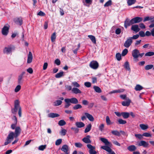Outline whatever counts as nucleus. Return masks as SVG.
<instances>
[{
  "label": "nucleus",
  "instance_id": "f257e3e1",
  "mask_svg": "<svg viewBox=\"0 0 154 154\" xmlns=\"http://www.w3.org/2000/svg\"><path fill=\"white\" fill-rule=\"evenodd\" d=\"M65 103L64 107L65 108H68L71 104H75L73 107L72 109L74 110L81 109L82 106L80 104H78L79 101L75 97H72L70 98H66L64 99Z\"/></svg>",
  "mask_w": 154,
  "mask_h": 154
},
{
  "label": "nucleus",
  "instance_id": "f03ea898",
  "mask_svg": "<svg viewBox=\"0 0 154 154\" xmlns=\"http://www.w3.org/2000/svg\"><path fill=\"white\" fill-rule=\"evenodd\" d=\"M139 37L138 34L134 35L132 37L128 38L124 44V46L126 48H129L133 42V40H136Z\"/></svg>",
  "mask_w": 154,
  "mask_h": 154
},
{
  "label": "nucleus",
  "instance_id": "7ed1b4c3",
  "mask_svg": "<svg viewBox=\"0 0 154 154\" xmlns=\"http://www.w3.org/2000/svg\"><path fill=\"white\" fill-rule=\"evenodd\" d=\"M20 108H21L19 105V102L18 100H16L14 102V108L11 110L12 112L14 114H16L17 110H19Z\"/></svg>",
  "mask_w": 154,
  "mask_h": 154
},
{
  "label": "nucleus",
  "instance_id": "20e7f679",
  "mask_svg": "<svg viewBox=\"0 0 154 154\" xmlns=\"http://www.w3.org/2000/svg\"><path fill=\"white\" fill-rule=\"evenodd\" d=\"M14 133L13 132H11L8 136L7 137V140L5 143V145H8L10 143L11 141L14 139Z\"/></svg>",
  "mask_w": 154,
  "mask_h": 154
},
{
  "label": "nucleus",
  "instance_id": "39448f33",
  "mask_svg": "<svg viewBox=\"0 0 154 154\" xmlns=\"http://www.w3.org/2000/svg\"><path fill=\"white\" fill-rule=\"evenodd\" d=\"M89 66L91 68L95 69L98 68L99 64L96 61H92L90 63Z\"/></svg>",
  "mask_w": 154,
  "mask_h": 154
},
{
  "label": "nucleus",
  "instance_id": "423d86ee",
  "mask_svg": "<svg viewBox=\"0 0 154 154\" xmlns=\"http://www.w3.org/2000/svg\"><path fill=\"white\" fill-rule=\"evenodd\" d=\"M12 49L11 45H8L4 48L3 49V52L4 54H8L11 53Z\"/></svg>",
  "mask_w": 154,
  "mask_h": 154
},
{
  "label": "nucleus",
  "instance_id": "0eeeda50",
  "mask_svg": "<svg viewBox=\"0 0 154 154\" xmlns=\"http://www.w3.org/2000/svg\"><path fill=\"white\" fill-rule=\"evenodd\" d=\"M87 146L89 149V151L90 154H96L97 152L95 150V147L93 146L91 144H88L87 145Z\"/></svg>",
  "mask_w": 154,
  "mask_h": 154
},
{
  "label": "nucleus",
  "instance_id": "6e6552de",
  "mask_svg": "<svg viewBox=\"0 0 154 154\" xmlns=\"http://www.w3.org/2000/svg\"><path fill=\"white\" fill-rule=\"evenodd\" d=\"M101 148L108 152L109 154H116L112 149L109 146H102Z\"/></svg>",
  "mask_w": 154,
  "mask_h": 154
},
{
  "label": "nucleus",
  "instance_id": "1a4fd4ad",
  "mask_svg": "<svg viewBox=\"0 0 154 154\" xmlns=\"http://www.w3.org/2000/svg\"><path fill=\"white\" fill-rule=\"evenodd\" d=\"M21 129L19 127H16L15 128V133H14V137H17L20 133Z\"/></svg>",
  "mask_w": 154,
  "mask_h": 154
},
{
  "label": "nucleus",
  "instance_id": "9d476101",
  "mask_svg": "<svg viewBox=\"0 0 154 154\" xmlns=\"http://www.w3.org/2000/svg\"><path fill=\"white\" fill-rule=\"evenodd\" d=\"M143 20L142 17H136L132 19L131 21L133 22V23H136L141 22Z\"/></svg>",
  "mask_w": 154,
  "mask_h": 154
},
{
  "label": "nucleus",
  "instance_id": "9b49d317",
  "mask_svg": "<svg viewBox=\"0 0 154 154\" xmlns=\"http://www.w3.org/2000/svg\"><path fill=\"white\" fill-rule=\"evenodd\" d=\"M139 51L137 49L133 50L132 52V55L134 59H137L138 57Z\"/></svg>",
  "mask_w": 154,
  "mask_h": 154
},
{
  "label": "nucleus",
  "instance_id": "f8f14e48",
  "mask_svg": "<svg viewBox=\"0 0 154 154\" xmlns=\"http://www.w3.org/2000/svg\"><path fill=\"white\" fill-rule=\"evenodd\" d=\"M9 27L5 26H4L2 29V33L5 35H7L8 32Z\"/></svg>",
  "mask_w": 154,
  "mask_h": 154
},
{
  "label": "nucleus",
  "instance_id": "ddd939ff",
  "mask_svg": "<svg viewBox=\"0 0 154 154\" xmlns=\"http://www.w3.org/2000/svg\"><path fill=\"white\" fill-rule=\"evenodd\" d=\"M90 138L91 136L90 135H87L82 139V141L86 143H91V142L90 140Z\"/></svg>",
  "mask_w": 154,
  "mask_h": 154
},
{
  "label": "nucleus",
  "instance_id": "4468645a",
  "mask_svg": "<svg viewBox=\"0 0 154 154\" xmlns=\"http://www.w3.org/2000/svg\"><path fill=\"white\" fill-rule=\"evenodd\" d=\"M131 21L132 19L130 20L128 19H126L124 23V26L126 28H127V26H129L134 24L133 22H132Z\"/></svg>",
  "mask_w": 154,
  "mask_h": 154
},
{
  "label": "nucleus",
  "instance_id": "2eb2a0df",
  "mask_svg": "<svg viewBox=\"0 0 154 154\" xmlns=\"http://www.w3.org/2000/svg\"><path fill=\"white\" fill-rule=\"evenodd\" d=\"M100 140L103 143H104V144L106 145L105 146H110L111 145V143H110L109 142L107 139L106 138L101 137L100 138Z\"/></svg>",
  "mask_w": 154,
  "mask_h": 154
},
{
  "label": "nucleus",
  "instance_id": "dca6fc26",
  "mask_svg": "<svg viewBox=\"0 0 154 154\" xmlns=\"http://www.w3.org/2000/svg\"><path fill=\"white\" fill-rule=\"evenodd\" d=\"M131 29L135 32H138L140 30V29L139 28V26L137 25H132L131 27Z\"/></svg>",
  "mask_w": 154,
  "mask_h": 154
},
{
  "label": "nucleus",
  "instance_id": "f3484780",
  "mask_svg": "<svg viewBox=\"0 0 154 154\" xmlns=\"http://www.w3.org/2000/svg\"><path fill=\"white\" fill-rule=\"evenodd\" d=\"M14 20L15 23L17 24L21 25L22 24L23 21L21 17L15 18Z\"/></svg>",
  "mask_w": 154,
  "mask_h": 154
},
{
  "label": "nucleus",
  "instance_id": "a211bd4d",
  "mask_svg": "<svg viewBox=\"0 0 154 154\" xmlns=\"http://www.w3.org/2000/svg\"><path fill=\"white\" fill-rule=\"evenodd\" d=\"M139 146H143L144 147H147L149 146L148 143L144 140H141L138 144Z\"/></svg>",
  "mask_w": 154,
  "mask_h": 154
},
{
  "label": "nucleus",
  "instance_id": "6ab92c4d",
  "mask_svg": "<svg viewBox=\"0 0 154 154\" xmlns=\"http://www.w3.org/2000/svg\"><path fill=\"white\" fill-rule=\"evenodd\" d=\"M85 115L89 121L91 122L94 121V118L92 115L87 112L85 113Z\"/></svg>",
  "mask_w": 154,
  "mask_h": 154
},
{
  "label": "nucleus",
  "instance_id": "aec40b11",
  "mask_svg": "<svg viewBox=\"0 0 154 154\" xmlns=\"http://www.w3.org/2000/svg\"><path fill=\"white\" fill-rule=\"evenodd\" d=\"M32 55L31 52L29 51V53L28 56L27 63H30L32 60Z\"/></svg>",
  "mask_w": 154,
  "mask_h": 154
},
{
  "label": "nucleus",
  "instance_id": "412c9836",
  "mask_svg": "<svg viewBox=\"0 0 154 154\" xmlns=\"http://www.w3.org/2000/svg\"><path fill=\"white\" fill-rule=\"evenodd\" d=\"M72 92L75 94L82 93V91L79 89L76 88H73L72 89Z\"/></svg>",
  "mask_w": 154,
  "mask_h": 154
},
{
  "label": "nucleus",
  "instance_id": "4be33fe9",
  "mask_svg": "<svg viewBox=\"0 0 154 154\" xmlns=\"http://www.w3.org/2000/svg\"><path fill=\"white\" fill-rule=\"evenodd\" d=\"M127 101H123L122 102V105L124 106H128L131 102V100L128 98L127 99Z\"/></svg>",
  "mask_w": 154,
  "mask_h": 154
},
{
  "label": "nucleus",
  "instance_id": "5701e85b",
  "mask_svg": "<svg viewBox=\"0 0 154 154\" xmlns=\"http://www.w3.org/2000/svg\"><path fill=\"white\" fill-rule=\"evenodd\" d=\"M76 126L78 128H81L85 126V124L82 122H77L75 123Z\"/></svg>",
  "mask_w": 154,
  "mask_h": 154
},
{
  "label": "nucleus",
  "instance_id": "b1692460",
  "mask_svg": "<svg viewBox=\"0 0 154 154\" xmlns=\"http://www.w3.org/2000/svg\"><path fill=\"white\" fill-rule=\"evenodd\" d=\"M60 115L57 113H51L48 115V117L49 118H54L59 117Z\"/></svg>",
  "mask_w": 154,
  "mask_h": 154
},
{
  "label": "nucleus",
  "instance_id": "393cba45",
  "mask_svg": "<svg viewBox=\"0 0 154 154\" xmlns=\"http://www.w3.org/2000/svg\"><path fill=\"white\" fill-rule=\"evenodd\" d=\"M13 118L14 119V123L11 125V127L12 129H14L16 128V125L17 123V119L15 116H14Z\"/></svg>",
  "mask_w": 154,
  "mask_h": 154
},
{
  "label": "nucleus",
  "instance_id": "a878e982",
  "mask_svg": "<svg viewBox=\"0 0 154 154\" xmlns=\"http://www.w3.org/2000/svg\"><path fill=\"white\" fill-rule=\"evenodd\" d=\"M127 149L129 151L132 152L136 150V147L134 145H132L128 146Z\"/></svg>",
  "mask_w": 154,
  "mask_h": 154
},
{
  "label": "nucleus",
  "instance_id": "bb28decb",
  "mask_svg": "<svg viewBox=\"0 0 154 154\" xmlns=\"http://www.w3.org/2000/svg\"><path fill=\"white\" fill-rule=\"evenodd\" d=\"M124 91V89H119L117 90H114L112 91H111L109 93V94H111L113 93H118L123 92Z\"/></svg>",
  "mask_w": 154,
  "mask_h": 154
},
{
  "label": "nucleus",
  "instance_id": "cd10ccee",
  "mask_svg": "<svg viewBox=\"0 0 154 154\" xmlns=\"http://www.w3.org/2000/svg\"><path fill=\"white\" fill-rule=\"evenodd\" d=\"M121 115L124 119L128 118L130 115V113L127 112H122Z\"/></svg>",
  "mask_w": 154,
  "mask_h": 154
},
{
  "label": "nucleus",
  "instance_id": "c85d7f7f",
  "mask_svg": "<svg viewBox=\"0 0 154 154\" xmlns=\"http://www.w3.org/2000/svg\"><path fill=\"white\" fill-rule=\"evenodd\" d=\"M64 75V72L62 71L57 73L55 75V77L57 78H60Z\"/></svg>",
  "mask_w": 154,
  "mask_h": 154
},
{
  "label": "nucleus",
  "instance_id": "c756f323",
  "mask_svg": "<svg viewBox=\"0 0 154 154\" xmlns=\"http://www.w3.org/2000/svg\"><path fill=\"white\" fill-rule=\"evenodd\" d=\"M139 126L143 130H145L148 128V126L147 125L144 124H140L139 125Z\"/></svg>",
  "mask_w": 154,
  "mask_h": 154
},
{
  "label": "nucleus",
  "instance_id": "7c9ffc66",
  "mask_svg": "<svg viewBox=\"0 0 154 154\" xmlns=\"http://www.w3.org/2000/svg\"><path fill=\"white\" fill-rule=\"evenodd\" d=\"M143 87L140 85H137L135 87V90L136 91H140L142 90Z\"/></svg>",
  "mask_w": 154,
  "mask_h": 154
},
{
  "label": "nucleus",
  "instance_id": "2f4dec72",
  "mask_svg": "<svg viewBox=\"0 0 154 154\" xmlns=\"http://www.w3.org/2000/svg\"><path fill=\"white\" fill-rule=\"evenodd\" d=\"M91 124H89L87 126L85 130V133L89 132L91 129Z\"/></svg>",
  "mask_w": 154,
  "mask_h": 154
},
{
  "label": "nucleus",
  "instance_id": "473e14b6",
  "mask_svg": "<svg viewBox=\"0 0 154 154\" xmlns=\"http://www.w3.org/2000/svg\"><path fill=\"white\" fill-rule=\"evenodd\" d=\"M88 37L91 39L93 43L94 44L96 43V40L95 37L92 35H88Z\"/></svg>",
  "mask_w": 154,
  "mask_h": 154
},
{
  "label": "nucleus",
  "instance_id": "72a5a7b5",
  "mask_svg": "<svg viewBox=\"0 0 154 154\" xmlns=\"http://www.w3.org/2000/svg\"><path fill=\"white\" fill-rule=\"evenodd\" d=\"M93 88L94 90L95 91L97 92L100 93L102 92L101 90L100 89V88L98 86H94L93 87Z\"/></svg>",
  "mask_w": 154,
  "mask_h": 154
},
{
  "label": "nucleus",
  "instance_id": "f704fd0d",
  "mask_svg": "<svg viewBox=\"0 0 154 154\" xmlns=\"http://www.w3.org/2000/svg\"><path fill=\"white\" fill-rule=\"evenodd\" d=\"M111 133L114 135L117 136H120V132H119L117 130H113L112 131Z\"/></svg>",
  "mask_w": 154,
  "mask_h": 154
},
{
  "label": "nucleus",
  "instance_id": "c9c22d12",
  "mask_svg": "<svg viewBox=\"0 0 154 154\" xmlns=\"http://www.w3.org/2000/svg\"><path fill=\"white\" fill-rule=\"evenodd\" d=\"M124 67L127 70L129 71L130 70V68L129 66V63L128 61L125 62L124 64Z\"/></svg>",
  "mask_w": 154,
  "mask_h": 154
},
{
  "label": "nucleus",
  "instance_id": "e433bc0d",
  "mask_svg": "<svg viewBox=\"0 0 154 154\" xmlns=\"http://www.w3.org/2000/svg\"><path fill=\"white\" fill-rule=\"evenodd\" d=\"M56 34L55 32H54L51 35V40L52 42H54L55 41V39L56 38Z\"/></svg>",
  "mask_w": 154,
  "mask_h": 154
},
{
  "label": "nucleus",
  "instance_id": "4c0bfd02",
  "mask_svg": "<svg viewBox=\"0 0 154 154\" xmlns=\"http://www.w3.org/2000/svg\"><path fill=\"white\" fill-rule=\"evenodd\" d=\"M74 88H79L80 87V85L76 82H73L72 83Z\"/></svg>",
  "mask_w": 154,
  "mask_h": 154
},
{
  "label": "nucleus",
  "instance_id": "58836bf2",
  "mask_svg": "<svg viewBox=\"0 0 154 154\" xmlns=\"http://www.w3.org/2000/svg\"><path fill=\"white\" fill-rule=\"evenodd\" d=\"M23 77L22 76V75H19L18 76V82L19 84H21L23 83Z\"/></svg>",
  "mask_w": 154,
  "mask_h": 154
},
{
  "label": "nucleus",
  "instance_id": "ea45409f",
  "mask_svg": "<svg viewBox=\"0 0 154 154\" xmlns=\"http://www.w3.org/2000/svg\"><path fill=\"white\" fill-rule=\"evenodd\" d=\"M136 2V0H128L127 3L128 5L130 6L135 3Z\"/></svg>",
  "mask_w": 154,
  "mask_h": 154
},
{
  "label": "nucleus",
  "instance_id": "a19ab883",
  "mask_svg": "<svg viewBox=\"0 0 154 154\" xmlns=\"http://www.w3.org/2000/svg\"><path fill=\"white\" fill-rule=\"evenodd\" d=\"M58 124L59 125L62 126L66 125V122L63 120H61L59 121Z\"/></svg>",
  "mask_w": 154,
  "mask_h": 154
},
{
  "label": "nucleus",
  "instance_id": "79ce46f5",
  "mask_svg": "<svg viewBox=\"0 0 154 154\" xmlns=\"http://www.w3.org/2000/svg\"><path fill=\"white\" fill-rule=\"evenodd\" d=\"M153 67V65L152 64L148 65L145 67V69L146 70H148L152 69Z\"/></svg>",
  "mask_w": 154,
  "mask_h": 154
},
{
  "label": "nucleus",
  "instance_id": "37998d69",
  "mask_svg": "<svg viewBox=\"0 0 154 154\" xmlns=\"http://www.w3.org/2000/svg\"><path fill=\"white\" fill-rule=\"evenodd\" d=\"M106 122L107 125H110L112 124L108 116L106 117Z\"/></svg>",
  "mask_w": 154,
  "mask_h": 154
},
{
  "label": "nucleus",
  "instance_id": "c03bdc74",
  "mask_svg": "<svg viewBox=\"0 0 154 154\" xmlns=\"http://www.w3.org/2000/svg\"><path fill=\"white\" fill-rule=\"evenodd\" d=\"M62 102L61 101L57 100L54 102V105L55 106H58L62 104Z\"/></svg>",
  "mask_w": 154,
  "mask_h": 154
},
{
  "label": "nucleus",
  "instance_id": "a18cd8bd",
  "mask_svg": "<svg viewBox=\"0 0 154 154\" xmlns=\"http://www.w3.org/2000/svg\"><path fill=\"white\" fill-rule=\"evenodd\" d=\"M154 55V52L149 51L146 53L145 56H151Z\"/></svg>",
  "mask_w": 154,
  "mask_h": 154
},
{
  "label": "nucleus",
  "instance_id": "49530a36",
  "mask_svg": "<svg viewBox=\"0 0 154 154\" xmlns=\"http://www.w3.org/2000/svg\"><path fill=\"white\" fill-rule=\"evenodd\" d=\"M118 122L119 124H125L127 123V122L125 120H123L122 119H119Z\"/></svg>",
  "mask_w": 154,
  "mask_h": 154
},
{
  "label": "nucleus",
  "instance_id": "de8ad7c7",
  "mask_svg": "<svg viewBox=\"0 0 154 154\" xmlns=\"http://www.w3.org/2000/svg\"><path fill=\"white\" fill-rule=\"evenodd\" d=\"M116 57L118 60H120L121 59V54L119 53H117L116 54Z\"/></svg>",
  "mask_w": 154,
  "mask_h": 154
},
{
  "label": "nucleus",
  "instance_id": "09e8293b",
  "mask_svg": "<svg viewBox=\"0 0 154 154\" xmlns=\"http://www.w3.org/2000/svg\"><path fill=\"white\" fill-rule=\"evenodd\" d=\"M143 136L146 137H151L152 136L150 133L147 132H145L143 134Z\"/></svg>",
  "mask_w": 154,
  "mask_h": 154
},
{
  "label": "nucleus",
  "instance_id": "8fccbe9b",
  "mask_svg": "<svg viewBox=\"0 0 154 154\" xmlns=\"http://www.w3.org/2000/svg\"><path fill=\"white\" fill-rule=\"evenodd\" d=\"M111 4L112 1L111 0H109L104 5V6L105 7H108L111 5Z\"/></svg>",
  "mask_w": 154,
  "mask_h": 154
},
{
  "label": "nucleus",
  "instance_id": "3c124183",
  "mask_svg": "<svg viewBox=\"0 0 154 154\" xmlns=\"http://www.w3.org/2000/svg\"><path fill=\"white\" fill-rule=\"evenodd\" d=\"M128 50L125 48L122 51V54L123 56H125L128 53Z\"/></svg>",
  "mask_w": 154,
  "mask_h": 154
},
{
  "label": "nucleus",
  "instance_id": "603ef678",
  "mask_svg": "<svg viewBox=\"0 0 154 154\" xmlns=\"http://www.w3.org/2000/svg\"><path fill=\"white\" fill-rule=\"evenodd\" d=\"M66 132V130L64 129L63 128L60 132V134L61 135L64 136L65 135Z\"/></svg>",
  "mask_w": 154,
  "mask_h": 154
},
{
  "label": "nucleus",
  "instance_id": "864d4df0",
  "mask_svg": "<svg viewBox=\"0 0 154 154\" xmlns=\"http://www.w3.org/2000/svg\"><path fill=\"white\" fill-rule=\"evenodd\" d=\"M135 137L139 139H141L143 137V134H135Z\"/></svg>",
  "mask_w": 154,
  "mask_h": 154
},
{
  "label": "nucleus",
  "instance_id": "5fc2aeb1",
  "mask_svg": "<svg viewBox=\"0 0 154 154\" xmlns=\"http://www.w3.org/2000/svg\"><path fill=\"white\" fill-rule=\"evenodd\" d=\"M62 141V140L61 139L57 140L55 142V145L57 146L60 145Z\"/></svg>",
  "mask_w": 154,
  "mask_h": 154
},
{
  "label": "nucleus",
  "instance_id": "6e6d98bb",
  "mask_svg": "<svg viewBox=\"0 0 154 154\" xmlns=\"http://www.w3.org/2000/svg\"><path fill=\"white\" fill-rule=\"evenodd\" d=\"M21 89V86L20 85H17L14 91L16 92L19 91Z\"/></svg>",
  "mask_w": 154,
  "mask_h": 154
},
{
  "label": "nucleus",
  "instance_id": "4d7b16f0",
  "mask_svg": "<svg viewBox=\"0 0 154 154\" xmlns=\"http://www.w3.org/2000/svg\"><path fill=\"white\" fill-rule=\"evenodd\" d=\"M46 147V145H42L38 147V149L41 150H43L45 149Z\"/></svg>",
  "mask_w": 154,
  "mask_h": 154
},
{
  "label": "nucleus",
  "instance_id": "13d9d810",
  "mask_svg": "<svg viewBox=\"0 0 154 154\" xmlns=\"http://www.w3.org/2000/svg\"><path fill=\"white\" fill-rule=\"evenodd\" d=\"M75 145V146L79 148H81L82 146V144L80 143H76Z\"/></svg>",
  "mask_w": 154,
  "mask_h": 154
},
{
  "label": "nucleus",
  "instance_id": "bf43d9fd",
  "mask_svg": "<svg viewBox=\"0 0 154 154\" xmlns=\"http://www.w3.org/2000/svg\"><path fill=\"white\" fill-rule=\"evenodd\" d=\"M84 85L86 87L89 88L91 86V84L90 82H86L84 83Z\"/></svg>",
  "mask_w": 154,
  "mask_h": 154
},
{
  "label": "nucleus",
  "instance_id": "052dcab7",
  "mask_svg": "<svg viewBox=\"0 0 154 154\" xmlns=\"http://www.w3.org/2000/svg\"><path fill=\"white\" fill-rule=\"evenodd\" d=\"M54 63L58 66L60 64V61L59 59H57L55 60Z\"/></svg>",
  "mask_w": 154,
  "mask_h": 154
},
{
  "label": "nucleus",
  "instance_id": "680f3d73",
  "mask_svg": "<svg viewBox=\"0 0 154 154\" xmlns=\"http://www.w3.org/2000/svg\"><path fill=\"white\" fill-rule=\"evenodd\" d=\"M139 33V35H138L139 36L140 35L142 37H144L145 36V34L144 32L142 31H140Z\"/></svg>",
  "mask_w": 154,
  "mask_h": 154
},
{
  "label": "nucleus",
  "instance_id": "e2e57ef3",
  "mask_svg": "<svg viewBox=\"0 0 154 154\" xmlns=\"http://www.w3.org/2000/svg\"><path fill=\"white\" fill-rule=\"evenodd\" d=\"M113 143L116 145L120 146H121L120 144L117 141L115 140L112 141Z\"/></svg>",
  "mask_w": 154,
  "mask_h": 154
},
{
  "label": "nucleus",
  "instance_id": "0e129e2a",
  "mask_svg": "<svg viewBox=\"0 0 154 154\" xmlns=\"http://www.w3.org/2000/svg\"><path fill=\"white\" fill-rule=\"evenodd\" d=\"M88 102L86 100H83L82 101V103L84 105H87L88 104Z\"/></svg>",
  "mask_w": 154,
  "mask_h": 154
},
{
  "label": "nucleus",
  "instance_id": "69168bd1",
  "mask_svg": "<svg viewBox=\"0 0 154 154\" xmlns=\"http://www.w3.org/2000/svg\"><path fill=\"white\" fill-rule=\"evenodd\" d=\"M71 129L73 130L75 133H78L79 131V129L75 128L72 127Z\"/></svg>",
  "mask_w": 154,
  "mask_h": 154
},
{
  "label": "nucleus",
  "instance_id": "338daca9",
  "mask_svg": "<svg viewBox=\"0 0 154 154\" xmlns=\"http://www.w3.org/2000/svg\"><path fill=\"white\" fill-rule=\"evenodd\" d=\"M48 22L47 21H46L45 22L44 26V28L45 29H47L48 27Z\"/></svg>",
  "mask_w": 154,
  "mask_h": 154
},
{
  "label": "nucleus",
  "instance_id": "774afa93",
  "mask_svg": "<svg viewBox=\"0 0 154 154\" xmlns=\"http://www.w3.org/2000/svg\"><path fill=\"white\" fill-rule=\"evenodd\" d=\"M139 25L140 27L142 29H144L146 28L145 26L144 25V24L143 23H140L139 24Z\"/></svg>",
  "mask_w": 154,
  "mask_h": 154
}]
</instances>
